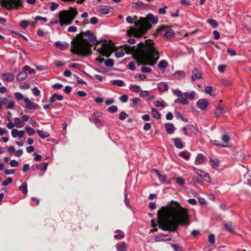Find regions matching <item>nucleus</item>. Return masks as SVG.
I'll use <instances>...</instances> for the list:
<instances>
[{
    "label": "nucleus",
    "instance_id": "1",
    "mask_svg": "<svg viewBox=\"0 0 251 251\" xmlns=\"http://www.w3.org/2000/svg\"><path fill=\"white\" fill-rule=\"evenodd\" d=\"M158 224L163 230L174 232L179 225H189L188 210L182 207L179 202L172 201L168 206L158 210Z\"/></svg>",
    "mask_w": 251,
    "mask_h": 251
},
{
    "label": "nucleus",
    "instance_id": "2",
    "mask_svg": "<svg viewBox=\"0 0 251 251\" xmlns=\"http://www.w3.org/2000/svg\"><path fill=\"white\" fill-rule=\"evenodd\" d=\"M125 51L127 53L132 54L138 66L150 65L153 66L159 58V52L152 40H147L140 42L138 46L131 47L124 45Z\"/></svg>",
    "mask_w": 251,
    "mask_h": 251
},
{
    "label": "nucleus",
    "instance_id": "3",
    "mask_svg": "<svg viewBox=\"0 0 251 251\" xmlns=\"http://www.w3.org/2000/svg\"><path fill=\"white\" fill-rule=\"evenodd\" d=\"M91 32L87 30L84 32H81L77 35L73 40L72 51L75 54L85 56L92 53L91 47L92 44L89 42L87 39H84L83 36H89Z\"/></svg>",
    "mask_w": 251,
    "mask_h": 251
},
{
    "label": "nucleus",
    "instance_id": "4",
    "mask_svg": "<svg viewBox=\"0 0 251 251\" xmlns=\"http://www.w3.org/2000/svg\"><path fill=\"white\" fill-rule=\"evenodd\" d=\"M77 14L76 8L70 7L69 10H61L58 15L60 25L62 26L65 25L71 24Z\"/></svg>",
    "mask_w": 251,
    "mask_h": 251
},
{
    "label": "nucleus",
    "instance_id": "5",
    "mask_svg": "<svg viewBox=\"0 0 251 251\" xmlns=\"http://www.w3.org/2000/svg\"><path fill=\"white\" fill-rule=\"evenodd\" d=\"M138 25H137V28H131L127 31V34L129 36L133 35L136 37H140L145 34L150 27V24L145 19H143L139 22Z\"/></svg>",
    "mask_w": 251,
    "mask_h": 251
},
{
    "label": "nucleus",
    "instance_id": "6",
    "mask_svg": "<svg viewBox=\"0 0 251 251\" xmlns=\"http://www.w3.org/2000/svg\"><path fill=\"white\" fill-rule=\"evenodd\" d=\"M1 4L7 9L10 10L21 6L22 1L21 0H2Z\"/></svg>",
    "mask_w": 251,
    "mask_h": 251
},
{
    "label": "nucleus",
    "instance_id": "7",
    "mask_svg": "<svg viewBox=\"0 0 251 251\" xmlns=\"http://www.w3.org/2000/svg\"><path fill=\"white\" fill-rule=\"evenodd\" d=\"M97 50L101 54L107 57L110 56L112 52L111 48L107 47L104 44H102L101 47L98 49Z\"/></svg>",
    "mask_w": 251,
    "mask_h": 251
},
{
    "label": "nucleus",
    "instance_id": "8",
    "mask_svg": "<svg viewBox=\"0 0 251 251\" xmlns=\"http://www.w3.org/2000/svg\"><path fill=\"white\" fill-rule=\"evenodd\" d=\"M24 102H25L26 105V108L28 109H37L40 108L39 106L37 104L31 101L27 98H25L24 99Z\"/></svg>",
    "mask_w": 251,
    "mask_h": 251
},
{
    "label": "nucleus",
    "instance_id": "9",
    "mask_svg": "<svg viewBox=\"0 0 251 251\" xmlns=\"http://www.w3.org/2000/svg\"><path fill=\"white\" fill-rule=\"evenodd\" d=\"M208 104V102L205 99L199 100L197 102V107L201 110L205 109Z\"/></svg>",
    "mask_w": 251,
    "mask_h": 251
},
{
    "label": "nucleus",
    "instance_id": "10",
    "mask_svg": "<svg viewBox=\"0 0 251 251\" xmlns=\"http://www.w3.org/2000/svg\"><path fill=\"white\" fill-rule=\"evenodd\" d=\"M24 131L18 130L17 129H14L11 131V134L13 138L19 137L22 138L24 137Z\"/></svg>",
    "mask_w": 251,
    "mask_h": 251
},
{
    "label": "nucleus",
    "instance_id": "11",
    "mask_svg": "<svg viewBox=\"0 0 251 251\" xmlns=\"http://www.w3.org/2000/svg\"><path fill=\"white\" fill-rule=\"evenodd\" d=\"M202 77L201 74L197 68H195L192 71V79L193 81L197 79L201 78Z\"/></svg>",
    "mask_w": 251,
    "mask_h": 251
},
{
    "label": "nucleus",
    "instance_id": "12",
    "mask_svg": "<svg viewBox=\"0 0 251 251\" xmlns=\"http://www.w3.org/2000/svg\"><path fill=\"white\" fill-rule=\"evenodd\" d=\"M55 46L61 50H65L69 47V44L66 42H62L58 41L54 43Z\"/></svg>",
    "mask_w": 251,
    "mask_h": 251
},
{
    "label": "nucleus",
    "instance_id": "13",
    "mask_svg": "<svg viewBox=\"0 0 251 251\" xmlns=\"http://www.w3.org/2000/svg\"><path fill=\"white\" fill-rule=\"evenodd\" d=\"M206 157L201 153L198 154L196 157L195 163L197 164H202L206 160Z\"/></svg>",
    "mask_w": 251,
    "mask_h": 251
},
{
    "label": "nucleus",
    "instance_id": "14",
    "mask_svg": "<svg viewBox=\"0 0 251 251\" xmlns=\"http://www.w3.org/2000/svg\"><path fill=\"white\" fill-rule=\"evenodd\" d=\"M224 226L226 230L230 233H233L234 232V226L231 222L224 223Z\"/></svg>",
    "mask_w": 251,
    "mask_h": 251
},
{
    "label": "nucleus",
    "instance_id": "15",
    "mask_svg": "<svg viewBox=\"0 0 251 251\" xmlns=\"http://www.w3.org/2000/svg\"><path fill=\"white\" fill-rule=\"evenodd\" d=\"M97 11L102 14H106L109 12L108 7L104 5H100L98 6L97 7Z\"/></svg>",
    "mask_w": 251,
    "mask_h": 251
},
{
    "label": "nucleus",
    "instance_id": "16",
    "mask_svg": "<svg viewBox=\"0 0 251 251\" xmlns=\"http://www.w3.org/2000/svg\"><path fill=\"white\" fill-rule=\"evenodd\" d=\"M175 103H179L183 105H187L189 103V101L186 98H185L183 96H182L175 100Z\"/></svg>",
    "mask_w": 251,
    "mask_h": 251
},
{
    "label": "nucleus",
    "instance_id": "17",
    "mask_svg": "<svg viewBox=\"0 0 251 251\" xmlns=\"http://www.w3.org/2000/svg\"><path fill=\"white\" fill-rule=\"evenodd\" d=\"M193 169L200 177L204 178L209 177L208 174L205 173L203 171L196 169L195 167H193Z\"/></svg>",
    "mask_w": 251,
    "mask_h": 251
},
{
    "label": "nucleus",
    "instance_id": "18",
    "mask_svg": "<svg viewBox=\"0 0 251 251\" xmlns=\"http://www.w3.org/2000/svg\"><path fill=\"white\" fill-rule=\"evenodd\" d=\"M2 76V79L6 81H12L14 78V75L10 73L4 74Z\"/></svg>",
    "mask_w": 251,
    "mask_h": 251
},
{
    "label": "nucleus",
    "instance_id": "19",
    "mask_svg": "<svg viewBox=\"0 0 251 251\" xmlns=\"http://www.w3.org/2000/svg\"><path fill=\"white\" fill-rule=\"evenodd\" d=\"M127 245L125 242H122L117 244L116 248L118 251H126Z\"/></svg>",
    "mask_w": 251,
    "mask_h": 251
},
{
    "label": "nucleus",
    "instance_id": "20",
    "mask_svg": "<svg viewBox=\"0 0 251 251\" xmlns=\"http://www.w3.org/2000/svg\"><path fill=\"white\" fill-rule=\"evenodd\" d=\"M175 146L179 149H181L183 148V145L182 143L181 139L179 138H176L173 139Z\"/></svg>",
    "mask_w": 251,
    "mask_h": 251
},
{
    "label": "nucleus",
    "instance_id": "21",
    "mask_svg": "<svg viewBox=\"0 0 251 251\" xmlns=\"http://www.w3.org/2000/svg\"><path fill=\"white\" fill-rule=\"evenodd\" d=\"M14 126L18 128L23 127L25 124L19 118L16 117L14 119Z\"/></svg>",
    "mask_w": 251,
    "mask_h": 251
},
{
    "label": "nucleus",
    "instance_id": "22",
    "mask_svg": "<svg viewBox=\"0 0 251 251\" xmlns=\"http://www.w3.org/2000/svg\"><path fill=\"white\" fill-rule=\"evenodd\" d=\"M209 163L212 167L213 168H216L219 166V160L216 158H210Z\"/></svg>",
    "mask_w": 251,
    "mask_h": 251
},
{
    "label": "nucleus",
    "instance_id": "23",
    "mask_svg": "<svg viewBox=\"0 0 251 251\" xmlns=\"http://www.w3.org/2000/svg\"><path fill=\"white\" fill-rule=\"evenodd\" d=\"M167 132L169 134H172L175 131V127L171 123L166 124L165 125Z\"/></svg>",
    "mask_w": 251,
    "mask_h": 251
},
{
    "label": "nucleus",
    "instance_id": "24",
    "mask_svg": "<svg viewBox=\"0 0 251 251\" xmlns=\"http://www.w3.org/2000/svg\"><path fill=\"white\" fill-rule=\"evenodd\" d=\"M156 239L157 241H167L171 240V238L169 236L165 234H161L159 235L158 237H156Z\"/></svg>",
    "mask_w": 251,
    "mask_h": 251
},
{
    "label": "nucleus",
    "instance_id": "25",
    "mask_svg": "<svg viewBox=\"0 0 251 251\" xmlns=\"http://www.w3.org/2000/svg\"><path fill=\"white\" fill-rule=\"evenodd\" d=\"M63 97L62 95L54 94L50 99V101L51 103H53L56 100H63Z\"/></svg>",
    "mask_w": 251,
    "mask_h": 251
},
{
    "label": "nucleus",
    "instance_id": "26",
    "mask_svg": "<svg viewBox=\"0 0 251 251\" xmlns=\"http://www.w3.org/2000/svg\"><path fill=\"white\" fill-rule=\"evenodd\" d=\"M164 36L167 39H171L174 37L175 33L172 29H168L164 34Z\"/></svg>",
    "mask_w": 251,
    "mask_h": 251
},
{
    "label": "nucleus",
    "instance_id": "27",
    "mask_svg": "<svg viewBox=\"0 0 251 251\" xmlns=\"http://www.w3.org/2000/svg\"><path fill=\"white\" fill-rule=\"evenodd\" d=\"M27 77V73L24 70L19 73V74L17 76V78L18 80L20 81H22L25 79Z\"/></svg>",
    "mask_w": 251,
    "mask_h": 251
},
{
    "label": "nucleus",
    "instance_id": "28",
    "mask_svg": "<svg viewBox=\"0 0 251 251\" xmlns=\"http://www.w3.org/2000/svg\"><path fill=\"white\" fill-rule=\"evenodd\" d=\"M148 20L151 21L153 24H156L158 22V17L151 14H149L147 16Z\"/></svg>",
    "mask_w": 251,
    "mask_h": 251
},
{
    "label": "nucleus",
    "instance_id": "29",
    "mask_svg": "<svg viewBox=\"0 0 251 251\" xmlns=\"http://www.w3.org/2000/svg\"><path fill=\"white\" fill-rule=\"evenodd\" d=\"M37 133L39 136L42 139H45L50 136V134L47 132H44L41 130H37Z\"/></svg>",
    "mask_w": 251,
    "mask_h": 251
},
{
    "label": "nucleus",
    "instance_id": "30",
    "mask_svg": "<svg viewBox=\"0 0 251 251\" xmlns=\"http://www.w3.org/2000/svg\"><path fill=\"white\" fill-rule=\"evenodd\" d=\"M195 95H196V93L194 91H192L190 93L185 92V93H183V96L187 99H192L195 97Z\"/></svg>",
    "mask_w": 251,
    "mask_h": 251
},
{
    "label": "nucleus",
    "instance_id": "31",
    "mask_svg": "<svg viewBox=\"0 0 251 251\" xmlns=\"http://www.w3.org/2000/svg\"><path fill=\"white\" fill-rule=\"evenodd\" d=\"M88 37V39L89 40V42H91L92 43L96 42V43H95L96 45H97L100 43L99 41H97L96 36L94 34L92 33V32L89 35V36Z\"/></svg>",
    "mask_w": 251,
    "mask_h": 251
},
{
    "label": "nucleus",
    "instance_id": "32",
    "mask_svg": "<svg viewBox=\"0 0 251 251\" xmlns=\"http://www.w3.org/2000/svg\"><path fill=\"white\" fill-rule=\"evenodd\" d=\"M178 155L185 159H188L190 157V153L187 151H182L179 152Z\"/></svg>",
    "mask_w": 251,
    "mask_h": 251
},
{
    "label": "nucleus",
    "instance_id": "33",
    "mask_svg": "<svg viewBox=\"0 0 251 251\" xmlns=\"http://www.w3.org/2000/svg\"><path fill=\"white\" fill-rule=\"evenodd\" d=\"M168 62L165 60H162L158 64V67L160 69H165L168 66Z\"/></svg>",
    "mask_w": 251,
    "mask_h": 251
},
{
    "label": "nucleus",
    "instance_id": "34",
    "mask_svg": "<svg viewBox=\"0 0 251 251\" xmlns=\"http://www.w3.org/2000/svg\"><path fill=\"white\" fill-rule=\"evenodd\" d=\"M112 84L114 85H117L119 87L124 86L125 85V83L123 80L120 79H116L112 81Z\"/></svg>",
    "mask_w": 251,
    "mask_h": 251
},
{
    "label": "nucleus",
    "instance_id": "35",
    "mask_svg": "<svg viewBox=\"0 0 251 251\" xmlns=\"http://www.w3.org/2000/svg\"><path fill=\"white\" fill-rule=\"evenodd\" d=\"M115 233L114 238L115 239H123L125 237L124 234L122 233V231L120 230H115Z\"/></svg>",
    "mask_w": 251,
    "mask_h": 251
},
{
    "label": "nucleus",
    "instance_id": "36",
    "mask_svg": "<svg viewBox=\"0 0 251 251\" xmlns=\"http://www.w3.org/2000/svg\"><path fill=\"white\" fill-rule=\"evenodd\" d=\"M90 120L91 121L95 123L98 126H102L101 122L95 116L91 117Z\"/></svg>",
    "mask_w": 251,
    "mask_h": 251
},
{
    "label": "nucleus",
    "instance_id": "37",
    "mask_svg": "<svg viewBox=\"0 0 251 251\" xmlns=\"http://www.w3.org/2000/svg\"><path fill=\"white\" fill-rule=\"evenodd\" d=\"M207 23L214 28H217L218 25L217 21L213 19L208 20Z\"/></svg>",
    "mask_w": 251,
    "mask_h": 251
},
{
    "label": "nucleus",
    "instance_id": "38",
    "mask_svg": "<svg viewBox=\"0 0 251 251\" xmlns=\"http://www.w3.org/2000/svg\"><path fill=\"white\" fill-rule=\"evenodd\" d=\"M151 113L155 118L158 119L160 118V113L155 108H151Z\"/></svg>",
    "mask_w": 251,
    "mask_h": 251
},
{
    "label": "nucleus",
    "instance_id": "39",
    "mask_svg": "<svg viewBox=\"0 0 251 251\" xmlns=\"http://www.w3.org/2000/svg\"><path fill=\"white\" fill-rule=\"evenodd\" d=\"M25 129L29 136H32L35 133V130L32 128L28 126L25 127Z\"/></svg>",
    "mask_w": 251,
    "mask_h": 251
},
{
    "label": "nucleus",
    "instance_id": "40",
    "mask_svg": "<svg viewBox=\"0 0 251 251\" xmlns=\"http://www.w3.org/2000/svg\"><path fill=\"white\" fill-rule=\"evenodd\" d=\"M104 65L108 67H111L114 65V61L111 59H106L104 61Z\"/></svg>",
    "mask_w": 251,
    "mask_h": 251
},
{
    "label": "nucleus",
    "instance_id": "41",
    "mask_svg": "<svg viewBox=\"0 0 251 251\" xmlns=\"http://www.w3.org/2000/svg\"><path fill=\"white\" fill-rule=\"evenodd\" d=\"M224 113V109L221 107H218L215 110V115L216 116H219Z\"/></svg>",
    "mask_w": 251,
    "mask_h": 251
},
{
    "label": "nucleus",
    "instance_id": "42",
    "mask_svg": "<svg viewBox=\"0 0 251 251\" xmlns=\"http://www.w3.org/2000/svg\"><path fill=\"white\" fill-rule=\"evenodd\" d=\"M140 99L137 98H133L131 100L132 104H131V106L132 107H135L137 106L138 103L140 101Z\"/></svg>",
    "mask_w": 251,
    "mask_h": 251
},
{
    "label": "nucleus",
    "instance_id": "43",
    "mask_svg": "<svg viewBox=\"0 0 251 251\" xmlns=\"http://www.w3.org/2000/svg\"><path fill=\"white\" fill-rule=\"evenodd\" d=\"M19 190L21 191L24 194L27 193V185L23 184L19 187Z\"/></svg>",
    "mask_w": 251,
    "mask_h": 251
},
{
    "label": "nucleus",
    "instance_id": "44",
    "mask_svg": "<svg viewBox=\"0 0 251 251\" xmlns=\"http://www.w3.org/2000/svg\"><path fill=\"white\" fill-rule=\"evenodd\" d=\"M5 104H7V108L8 109H13L15 106V102L13 100H7L6 101Z\"/></svg>",
    "mask_w": 251,
    "mask_h": 251
},
{
    "label": "nucleus",
    "instance_id": "45",
    "mask_svg": "<svg viewBox=\"0 0 251 251\" xmlns=\"http://www.w3.org/2000/svg\"><path fill=\"white\" fill-rule=\"evenodd\" d=\"M129 88L133 90L135 93H138L140 91V86L136 84H131Z\"/></svg>",
    "mask_w": 251,
    "mask_h": 251
},
{
    "label": "nucleus",
    "instance_id": "46",
    "mask_svg": "<svg viewBox=\"0 0 251 251\" xmlns=\"http://www.w3.org/2000/svg\"><path fill=\"white\" fill-rule=\"evenodd\" d=\"M48 163H43L37 165V168L41 170L46 171L47 169Z\"/></svg>",
    "mask_w": 251,
    "mask_h": 251
},
{
    "label": "nucleus",
    "instance_id": "47",
    "mask_svg": "<svg viewBox=\"0 0 251 251\" xmlns=\"http://www.w3.org/2000/svg\"><path fill=\"white\" fill-rule=\"evenodd\" d=\"M128 117V115L126 114L125 112L122 111L121 112L119 116V118L120 120H125Z\"/></svg>",
    "mask_w": 251,
    "mask_h": 251
},
{
    "label": "nucleus",
    "instance_id": "48",
    "mask_svg": "<svg viewBox=\"0 0 251 251\" xmlns=\"http://www.w3.org/2000/svg\"><path fill=\"white\" fill-rule=\"evenodd\" d=\"M108 111L111 113H114L118 111V107L115 105H112L109 107L108 108Z\"/></svg>",
    "mask_w": 251,
    "mask_h": 251
},
{
    "label": "nucleus",
    "instance_id": "49",
    "mask_svg": "<svg viewBox=\"0 0 251 251\" xmlns=\"http://www.w3.org/2000/svg\"><path fill=\"white\" fill-rule=\"evenodd\" d=\"M155 172H156L157 176H158L159 179L161 181L164 182L165 181L166 177L164 176L161 175L158 170H155Z\"/></svg>",
    "mask_w": 251,
    "mask_h": 251
},
{
    "label": "nucleus",
    "instance_id": "50",
    "mask_svg": "<svg viewBox=\"0 0 251 251\" xmlns=\"http://www.w3.org/2000/svg\"><path fill=\"white\" fill-rule=\"evenodd\" d=\"M208 241L209 242L214 245L215 244V235L213 234H210L208 236Z\"/></svg>",
    "mask_w": 251,
    "mask_h": 251
},
{
    "label": "nucleus",
    "instance_id": "51",
    "mask_svg": "<svg viewBox=\"0 0 251 251\" xmlns=\"http://www.w3.org/2000/svg\"><path fill=\"white\" fill-rule=\"evenodd\" d=\"M155 106L157 107H161L162 108H165L166 105L164 104V102L163 101L157 100L156 101Z\"/></svg>",
    "mask_w": 251,
    "mask_h": 251
},
{
    "label": "nucleus",
    "instance_id": "52",
    "mask_svg": "<svg viewBox=\"0 0 251 251\" xmlns=\"http://www.w3.org/2000/svg\"><path fill=\"white\" fill-rule=\"evenodd\" d=\"M141 71L144 73H150L151 72V69L150 67H142L141 69Z\"/></svg>",
    "mask_w": 251,
    "mask_h": 251
},
{
    "label": "nucleus",
    "instance_id": "53",
    "mask_svg": "<svg viewBox=\"0 0 251 251\" xmlns=\"http://www.w3.org/2000/svg\"><path fill=\"white\" fill-rule=\"evenodd\" d=\"M158 89L160 91L165 92V91H168V90L169 89V86H168V84L166 83H164L163 84V88H161L160 87H158Z\"/></svg>",
    "mask_w": 251,
    "mask_h": 251
},
{
    "label": "nucleus",
    "instance_id": "54",
    "mask_svg": "<svg viewBox=\"0 0 251 251\" xmlns=\"http://www.w3.org/2000/svg\"><path fill=\"white\" fill-rule=\"evenodd\" d=\"M135 64V62H130L128 64V68L131 71H134L136 69Z\"/></svg>",
    "mask_w": 251,
    "mask_h": 251
},
{
    "label": "nucleus",
    "instance_id": "55",
    "mask_svg": "<svg viewBox=\"0 0 251 251\" xmlns=\"http://www.w3.org/2000/svg\"><path fill=\"white\" fill-rule=\"evenodd\" d=\"M15 97L16 99L18 100H21L23 99L24 100L25 98H24V96L20 93L17 92L15 93Z\"/></svg>",
    "mask_w": 251,
    "mask_h": 251
},
{
    "label": "nucleus",
    "instance_id": "56",
    "mask_svg": "<svg viewBox=\"0 0 251 251\" xmlns=\"http://www.w3.org/2000/svg\"><path fill=\"white\" fill-rule=\"evenodd\" d=\"M128 98V97L127 95H123L120 97L119 99L122 102L125 103L127 101Z\"/></svg>",
    "mask_w": 251,
    "mask_h": 251
},
{
    "label": "nucleus",
    "instance_id": "57",
    "mask_svg": "<svg viewBox=\"0 0 251 251\" xmlns=\"http://www.w3.org/2000/svg\"><path fill=\"white\" fill-rule=\"evenodd\" d=\"M174 75L175 76L184 77L185 74L183 71H178L175 73Z\"/></svg>",
    "mask_w": 251,
    "mask_h": 251
},
{
    "label": "nucleus",
    "instance_id": "58",
    "mask_svg": "<svg viewBox=\"0 0 251 251\" xmlns=\"http://www.w3.org/2000/svg\"><path fill=\"white\" fill-rule=\"evenodd\" d=\"M176 181L180 185H183L185 183L184 179L182 177H177L176 178Z\"/></svg>",
    "mask_w": 251,
    "mask_h": 251
},
{
    "label": "nucleus",
    "instance_id": "59",
    "mask_svg": "<svg viewBox=\"0 0 251 251\" xmlns=\"http://www.w3.org/2000/svg\"><path fill=\"white\" fill-rule=\"evenodd\" d=\"M230 138L226 134H224L222 137V141L225 143H227L229 141Z\"/></svg>",
    "mask_w": 251,
    "mask_h": 251
},
{
    "label": "nucleus",
    "instance_id": "60",
    "mask_svg": "<svg viewBox=\"0 0 251 251\" xmlns=\"http://www.w3.org/2000/svg\"><path fill=\"white\" fill-rule=\"evenodd\" d=\"M125 55V52L123 51V50H121L119 51H117L115 53V55L117 58H120L123 56H124Z\"/></svg>",
    "mask_w": 251,
    "mask_h": 251
},
{
    "label": "nucleus",
    "instance_id": "61",
    "mask_svg": "<svg viewBox=\"0 0 251 251\" xmlns=\"http://www.w3.org/2000/svg\"><path fill=\"white\" fill-rule=\"evenodd\" d=\"M173 93L174 95L177 96L179 98L183 96V94H182V92L179 89H176L173 90Z\"/></svg>",
    "mask_w": 251,
    "mask_h": 251
},
{
    "label": "nucleus",
    "instance_id": "62",
    "mask_svg": "<svg viewBox=\"0 0 251 251\" xmlns=\"http://www.w3.org/2000/svg\"><path fill=\"white\" fill-rule=\"evenodd\" d=\"M12 182V178L11 177L7 178L5 180L2 182V185L5 186Z\"/></svg>",
    "mask_w": 251,
    "mask_h": 251
},
{
    "label": "nucleus",
    "instance_id": "63",
    "mask_svg": "<svg viewBox=\"0 0 251 251\" xmlns=\"http://www.w3.org/2000/svg\"><path fill=\"white\" fill-rule=\"evenodd\" d=\"M33 94L35 96H39L40 94V91L39 90L37 87H35L32 89Z\"/></svg>",
    "mask_w": 251,
    "mask_h": 251
},
{
    "label": "nucleus",
    "instance_id": "64",
    "mask_svg": "<svg viewBox=\"0 0 251 251\" xmlns=\"http://www.w3.org/2000/svg\"><path fill=\"white\" fill-rule=\"evenodd\" d=\"M24 70L25 71H29L30 74L33 73L34 70L31 69L29 66L26 65L24 67Z\"/></svg>",
    "mask_w": 251,
    "mask_h": 251
}]
</instances>
